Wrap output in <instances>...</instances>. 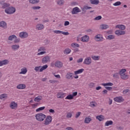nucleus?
Here are the masks:
<instances>
[{
  "mask_svg": "<svg viewBox=\"0 0 130 130\" xmlns=\"http://www.w3.org/2000/svg\"><path fill=\"white\" fill-rule=\"evenodd\" d=\"M35 117L38 121H44V119L46 118V115L42 113H39L36 114Z\"/></svg>",
  "mask_w": 130,
  "mask_h": 130,
  "instance_id": "f257e3e1",
  "label": "nucleus"
},
{
  "mask_svg": "<svg viewBox=\"0 0 130 130\" xmlns=\"http://www.w3.org/2000/svg\"><path fill=\"white\" fill-rule=\"evenodd\" d=\"M5 13L8 15H12V14H15V13H16V8L12 6L8 7L5 10Z\"/></svg>",
  "mask_w": 130,
  "mask_h": 130,
  "instance_id": "f03ea898",
  "label": "nucleus"
},
{
  "mask_svg": "<svg viewBox=\"0 0 130 130\" xmlns=\"http://www.w3.org/2000/svg\"><path fill=\"white\" fill-rule=\"evenodd\" d=\"M47 68H48V66L47 64L44 65L43 66L36 67L35 68V71H36V72H40V73H42V71H45Z\"/></svg>",
  "mask_w": 130,
  "mask_h": 130,
  "instance_id": "7ed1b4c3",
  "label": "nucleus"
},
{
  "mask_svg": "<svg viewBox=\"0 0 130 130\" xmlns=\"http://www.w3.org/2000/svg\"><path fill=\"white\" fill-rule=\"evenodd\" d=\"M38 53L37 55H43V54H46V48L45 47H40L38 49Z\"/></svg>",
  "mask_w": 130,
  "mask_h": 130,
  "instance_id": "20e7f679",
  "label": "nucleus"
},
{
  "mask_svg": "<svg viewBox=\"0 0 130 130\" xmlns=\"http://www.w3.org/2000/svg\"><path fill=\"white\" fill-rule=\"evenodd\" d=\"M52 121V117H51V116H47V117L46 116L45 119L44 121V124H45V125H48V124H50L51 123Z\"/></svg>",
  "mask_w": 130,
  "mask_h": 130,
  "instance_id": "39448f33",
  "label": "nucleus"
},
{
  "mask_svg": "<svg viewBox=\"0 0 130 130\" xmlns=\"http://www.w3.org/2000/svg\"><path fill=\"white\" fill-rule=\"evenodd\" d=\"M92 64V58L90 56L86 57L84 61L83 64H85L86 66H90V64Z\"/></svg>",
  "mask_w": 130,
  "mask_h": 130,
  "instance_id": "423d86ee",
  "label": "nucleus"
},
{
  "mask_svg": "<svg viewBox=\"0 0 130 130\" xmlns=\"http://www.w3.org/2000/svg\"><path fill=\"white\" fill-rule=\"evenodd\" d=\"M94 40L98 42H103L104 41V38L101 34H98L94 37Z\"/></svg>",
  "mask_w": 130,
  "mask_h": 130,
  "instance_id": "0eeeda50",
  "label": "nucleus"
},
{
  "mask_svg": "<svg viewBox=\"0 0 130 130\" xmlns=\"http://www.w3.org/2000/svg\"><path fill=\"white\" fill-rule=\"evenodd\" d=\"M102 85L104 86L105 89H106V90H108V91H111V90H112V87L110 86H113V83L111 82H109L107 83H102Z\"/></svg>",
  "mask_w": 130,
  "mask_h": 130,
  "instance_id": "6e6552de",
  "label": "nucleus"
},
{
  "mask_svg": "<svg viewBox=\"0 0 130 130\" xmlns=\"http://www.w3.org/2000/svg\"><path fill=\"white\" fill-rule=\"evenodd\" d=\"M19 36L22 39H25V38H27L28 36H29V34L26 31H22L19 33Z\"/></svg>",
  "mask_w": 130,
  "mask_h": 130,
  "instance_id": "1a4fd4ad",
  "label": "nucleus"
},
{
  "mask_svg": "<svg viewBox=\"0 0 130 130\" xmlns=\"http://www.w3.org/2000/svg\"><path fill=\"white\" fill-rule=\"evenodd\" d=\"M78 95L77 92H73L72 94H69L65 98L66 100H73L75 96Z\"/></svg>",
  "mask_w": 130,
  "mask_h": 130,
  "instance_id": "9d476101",
  "label": "nucleus"
},
{
  "mask_svg": "<svg viewBox=\"0 0 130 130\" xmlns=\"http://www.w3.org/2000/svg\"><path fill=\"white\" fill-rule=\"evenodd\" d=\"M79 13H81V9H80L79 7H77L73 8L71 11V14L72 15H77V14Z\"/></svg>",
  "mask_w": 130,
  "mask_h": 130,
  "instance_id": "9b49d317",
  "label": "nucleus"
},
{
  "mask_svg": "<svg viewBox=\"0 0 130 130\" xmlns=\"http://www.w3.org/2000/svg\"><path fill=\"white\" fill-rule=\"evenodd\" d=\"M42 63L45 64L48 62H50V56H44L42 59Z\"/></svg>",
  "mask_w": 130,
  "mask_h": 130,
  "instance_id": "f8f14e48",
  "label": "nucleus"
},
{
  "mask_svg": "<svg viewBox=\"0 0 130 130\" xmlns=\"http://www.w3.org/2000/svg\"><path fill=\"white\" fill-rule=\"evenodd\" d=\"M67 96V94L66 93H63V92H58L56 94L57 98L59 99H62L64 98Z\"/></svg>",
  "mask_w": 130,
  "mask_h": 130,
  "instance_id": "ddd939ff",
  "label": "nucleus"
},
{
  "mask_svg": "<svg viewBox=\"0 0 130 130\" xmlns=\"http://www.w3.org/2000/svg\"><path fill=\"white\" fill-rule=\"evenodd\" d=\"M114 101L118 103H121V102H123V101H124V99L121 96H117L114 98Z\"/></svg>",
  "mask_w": 130,
  "mask_h": 130,
  "instance_id": "4468645a",
  "label": "nucleus"
},
{
  "mask_svg": "<svg viewBox=\"0 0 130 130\" xmlns=\"http://www.w3.org/2000/svg\"><path fill=\"white\" fill-rule=\"evenodd\" d=\"M10 107L11 109H17L18 108V103L12 101L10 104Z\"/></svg>",
  "mask_w": 130,
  "mask_h": 130,
  "instance_id": "2eb2a0df",
  "label": "nucleus"
},
{
  "mask_svg": "<svg viewBox=\"0 0 130 130\" xmlns=\"http://www.w3.org/2000/svg\"><path fill=\"white\" fill-rule=\"evenodd\" d=\"M53 32L55 34H63V35H66V36L70 35V33H69V32H64L61 30H54Z\"/></svg>",
  "mask_w": 130,
  "mask_h": 130,
  "instance_id": "dca6fc26",
  "label": "nucleus"
},
{
  "mask_svg": "<svg viewBox=\"0 0 130 130\" xmlns=\"http://www.w3.org/2000/svg\"><path fill=\"white\" fill-rule=\"evenodd\" d=\"M20 49V45L19 44H14L11 45V49L13 51H17V50Z\"/></svg>",
  "mask_w": 130,
  "mask_h": 130,
  "instance_id": "f3484780",
  "label": "nucleus"
},
{
  "mask_svg": "<svg viewBox=\"0 0 130 130\" xmlns=\"http://www.w3.org/2000/svg\"><path fill=\"white\" fill-rule=\"evenodd\" d=\"M36 29L38 31L43 30V29H44V25L41 23H38L36 26Z\"/></svg>",
  "mask_w": 130,
  "mask_h": 130,
  "instance_id": "a211bd4d",
  "label": "nucleus"
},
{
  "mask_svg": "<svg viewBox=\"0 0 130 130\" xmlns=\"http://www.w3.org/2000/svg\"><path fill=\"white\" fill-rule=\"evenodd\" d=\"M10 63V61L7 59L0 60V67H3V66H7Z\"/></svg>",
  "mask_w": 130,
  "mask_h": 130,
  "instance_id": "6ab92c4d",
  "label": "nucleus"
},
{
  "mask_svg": "<svg viewBox=\"0 0 130 130\" xmlns=\"http://www.w3.org/2000/svg\"><path fill=\"white\" fill-rule=\"evenodd\" d=\"M115 34L117 36H120L121 35H124V34H125V31L121 30H117L115 31Z\"/></svg>",
  "mask_w": 130,
  "mask_h": 130,
  "instance_id": "aec40b11",
  "label": "nucleus"
},
{
  "mask_svg": "<svg viewBox=\"0 0 130 130\" xmlns=\"http://www.w3.org/2000/svg\"><path fill=\"white\" fill-rule=\"evenodd\" d=\"M90 40V38L87 35H85L81 37V41L82 42H88Z\"/></svg>",
  "mask_w": 130,
  "mask_h": 130,
  "instance_id": "412c9836",
  "label": "nucleus"
},
{
  "mask_svg": "<svg viewBox=\"0 0 130 130\" xmlns=\"http://www.w3.org/2000/svg\"><path fill=\"white\" fill-rule=\"evenodd\" d=\"M27 72H28L27 68L23 67L21 69L19 74L20 75H26V74H27Z\"/></svg>",
  "mask_w": 130,
  "mask_h": 130,
  "instance_id": "4be33fe9",
  "label": "nucleus"
},
{
  "mask_svg": "<svg viewBox=\"0 0 130 130\" xmlns=\"http://www.w3.org/2000/svg\"><path fill=\"white\" fill-rule=\"evenodd\" d=\"M16 88L19 90H24V89H26V85L25 84H19L16 86Z\"/></svg>",
  "mask_w": 130,
  "mask_h": 130,
  "instance_id": "5701e85b",
  "label": "nucleus"
},
{
  "mask_svg": "<svg viewBox=\"0 0 130 130\" xmlns=\"http://www.w3.org/2000/svg\"><path fill=\"white\" fill-rule=\"evenodd\" d=\"M73 75H74V74L71 72H68L66 75V78L67 79V80H71V79H73L74 76H73Z\"/></svg>",
  "mask_w": 130,
  "mask_h": 130,
  "instance_id": "b1692460",
  "label": "nucleus"
},
{
  "mask_svg": "<svg viewBox=\"0 0 130 130\" xmlns=\"http://www.w3.org/2000/svg\"><path fill=\"white\" fill-rule=\"evenodd\" d=\"M0 27L3 29H7V22L5 21H0Z\"/></svg>",
  "mask_w": 130,
  "mask_h": 130,
  "instance_id": "393cba45",
  "label": "nucleus"
},
{
  "mask_svg": "<svg viewBox=\"0 0 130 130\" xmlns=\"http://www.w3.org/2000/svg\"><path fill=\"white\" fill-rule=\"evenodd\" d=\"M62 62L60 61H57L55 62V68H58L59 69L62 67Z\"/></svg>",
  "mask_w": 130,
  "mask_h": 130,
  "instance_id": "a878e982",
  "label": "nucleus"
},
{
  "mask_svg": "<svg viewBox=\"0 0 130 130\" xmlns=\"http://www.w3.org/2000/svg\"><path fill=\"white\" fill-rule=\"evenodd\" d=\"M109 28V25L105 24H101L100 26V29L101 30H105L106 29H108Z\"/></svg>",
  "mask_w": 130,
  "mask_h": 130,
  "instance_id": "bb28decb",
  "label": "nucleus"
},
{
  "mask_svg": "<svg viewBox=\"0 0 130 130\" xmlns=\"http://www.w3.org/2000/svg\"><path fill=\"white\" fill-rule=\"evenodd\" d=\"M96 119H98L99 121H103L105 119V117L102 115H100L96 116Z\"/></svg>",
  "mask_w": 130,
  "mask_h": 130,
  "instance_id": "cd10ccee",
  "label": "nucleus"
},
{
  "mask_svg": "<svg viewBox=\"0 0 130 130\" xmlns=\"http://www.w3.org/2000/svg\"><path fill=\"white\" fill-rule=\"evenodd\" d=\"M115 28L120 29V30H125V26L124 25L118 24L116 25Z\"/></svg>",
  "mask_w": 130,
  "mask_h": 130,
  "instance_id": "c85d7f7f",
  "label": "nucleus"
},
{
  "mask_svg": "<svg viewBox=\"0 0 130 130\" xmlns=\"http://www.w3.org/2000/svg\"><path fill=\"white\" fill-rule=\"evenodd\" d=\"M84 71H85L84 69H79L74 72V75H80V74H82Z\"/></svg>",
  "mask_w": 130,
  "mask_h": 130,
  "instance_id": "c756f323",
  "label": "nucleus"
},
{
  "mask_svg": "<svg viewBox=\"0 0 130 130\" xmlns=\"http://www.w3.org/2000/svg\"><path fill=\"white\" fill-rule=\"evenodd\" d=\"M90 4L91 5H99V4L100 3L99 0H90L89 1Z\"/></svg>",
  "mask_w": 130,
  "mask_h": 130,
  "instance_id": "7c9ffc66",
  "label": "nucleus"
},
{
  "mask_svg": "<svg viewBox=\"0 0 130 130\" xmlns=\"http://www.w3.org/2000/svg\"><path fill=\"white\" fill-rule=\"evenodd\" d=\"M113 124V121L112 120L107 121L105 123V126H109V125H112Z\"/></svg>",
  "mask_w": 130,
  "mask_h": 130,
  "instance_id": "2f4dec72",
  "label": "nucleus"
},
{
  "mask_svg": "<svg viewBox=\"0 0 130 130\" xmlns=\"http://www.w3.org/2000/svg\"><path fill=\"white\" fill-rule=\"evenodd\" d=\"M92 121V119L90 117V116H88L87 117H86L84 120L85 123H90V122Z\"/></svg>",
  "mask_w": 130,
  "mask_h": 130,
  "instance_id": "473e14b6",
  "label": "nucleus"
},
{
  "mask_svg": "<svg viewBox=\"0 0 130 130\" xmlns=\"http://www.w3.org/2000/svg\"><path fill=\"white\" fill-rule=\"evenodd\" d=\"M15 38H16V36L15 35H12L9 37L8 40L10 41H13V40H15Z\"/></svg>",
  "mask_w": 130,
  "mask_h": 130,
  "instance_id": "72a5a7b5",
  "label": "nucleus"
},
{
  "mask_svg": "<svg viewBox=\"0 0 130 130\" xmlns=\"http://www.w3.org/2000/svg\"><path fill=\"white\" fill-rule=\"evenodd\" d=\"M70 52H72V50L70 48H67L63 51L64 54H70Z\"/></svg>",
  "mask_w": 130,
  "mask_h": 130,
  "instance_id": "f704fd0d",
  "label": "nucleus"
},
{
  "mask_svg": "<svg viewBox=\"0 0 130 130\" xmlns=\"http://www.w3.org/2000/svg\"><path fill=\"white\" fill-rule=\"evenodd\" d=\"M91 58L93 60H99L100 59V56L92 55Z\"/></svg>",
  "mask_w": 130,
  "mask_h": 130,
  "instance_id": "c9c22d12",
  "label": "nucleus"
},
{
  "mask_svg": "<svg viewBox=\"0 0 130 130\" xmlns=\"http://www.w3.org/2000/svg\"><path fill=\"white\" fill-rule=\"evenodd\" d=\"M41 100H42V96H38L34 99L35 102H39L40 101H41Z\"/></svg>",
  "mask_w": 130,
  "mask_h": 130,
  "instance_id": "e433bc0d",
  "label": "nucleus"
},
{
  "mask_svg": "<svg viewBox=\"0 0 130 130\" xmlns=\"http://www.w3.org/2000/svg\"><path fill=\"white\" fill-rule=\"evenodd\" d=\"M91 9H92V7L85 6L82 9V11L83 12H85L87 10H91Z\"/></svg>",
  "mask_w": 130,
  "mask_h": 130,
  "instance_id": "4c0bfd02",
  "label": "nucleus"
},
{
  "mask_svg": "<svg viewBox=\"0 0 130 130\" xmlns=\"http://www.w3.org/2000/svg\"><path fill=\"white\" fill-rule=\"evenodd\" d=\"M121 78L123 80H127V79L129 78V76L126 74H124L123 75L121 76Z\"/></svg>",
  "mask_w": 130,
  "mask_h": 130,
  "instance_id": "58836bf2",
  "label": "nucleus"
},
{
  "mask_svg": "<svg viewBox=\"0 0 130 130\" xmlns=\"http://www.w3.org/2000/svg\"><path fill=\"white\" fill-rule=\"evenodd\" d=\"M8 97V94L7 93H3L0 95V99L3 100V99H5V98H7Z\"/></svg>",
  "mask_w": 130,
  "mask_h": 130,
  "instance_id": "ea45409f",
  "label": "nucleus"
},
{
  "mask_svg": "<svg viewBox=\"0 0 130 130\" xmlns=\"http://www.w3.org/2000/svg\"><path fill=\"white\" fill-rule=\"evenodd\" d=\"M45 109V107H41L36 110V112H40V111H42V110H44Z\"/></svg>",
  "mask_w": 130,
  "mask_h": 130,
  "instance_id": "a19ab883",
  "label": "nucleus"
},
{
  "mask_svg": "<svg viewBox=\"0 0 130 130\" xmlns=\"http://www.w3.org/2000/svg\"><path fill=\"white\" fill-rule=\"evenodd\" d=\"M30 4H38L39 3L40 0H29V1Z\"/></svg>",
  "mask_w": 130,
  "mask_h": 130,
  "instance_id": "79ce46f5",
  "label": "nucleus"
},
{
  "mask_svg": "<svg viewBox=\"0 0 130 130\" xmlns=\"http://www.w3.org/2000/svg\"><path fill=\"white\" fill-rule=\"evenodd\" d=\"M57 4L59 6H62V5L64 4V1H63V0H58L57 1Z\"/></svg>",
  "mask_w": 130,
  "mask_h": 130,
  "instance_id": "37998d69",
  "label": "nucleus"
},
{
  "mask_svg": "<svg viewBox=\"0 0 130 130\" xmlns=\"http://www.w3.org/2000/svg\"><path fill=\"white\" fill-rule=\"evenodd\" d=\"M114 38H115L114 35H110L108 36L107 39H108V40H112V39H114Z\"/></svg>",
  "mask_w": 130,
  "mask_h": 130,
  "instance_id": "c03bdc74",
  "label": "nucleus"
},
{
  "mask_svg": "<svg viewBox=\"0 0 130 130\" xmlns=\"http://www.w3.org/2000/svg\"><path fill=\"white\" fill-rule=\"evenodd\" d=\"M125 72H126V69H121L119 72L120 76H121L123 75L124 74H125Z\"/></svg>",
  "mask_w": 130,
  "mask_h": 130,
  "instance_id": "a18cd8bd",
  "label": "nucleus"
},
{
  "mask_svg": "<svg viewBox=\"0 0 130 130\" xmlns=\"http://www.w3.org/2000/svg\"><path fill=\"white\" fill-rule=\"evenodd\" d=\"M10 4L7 3H4L2 5V9H6V8H9Z\"/></svg>",
  "mask_w": 130,
  "mask_h": 130,
  "instance_id": "49530a36",
  "label": "nucleus"
},
{
  "mask_svg": "<svg viewBox=\"0 0 130 130\" xmlns=\"http://www.w3.org/2000/svg\"><path fill=\"white\" fill-rule=\"evenodd\" d=\"M121 5V2L120 1H117L116 3L113 4V6L114 7H117L118 6H120Z\"/></svg>",
  "mask_w": 130,
  "mask_h": 130,
  "instance_id": "de8ad7c7",
  "label": "nucleus"
},
{
  "mask_svg": "<svg viewBox=\"0 0 130 130\" xmlns=\"http://www.w3.org/2000/svg\"><path fill=\"white\" fill-rule=\"evenodd\" d=\"M71 46L75 48V47H80V45L79 44H77L76 43H73L71 44Z\"/></svg>",
  "mask_w": 130,
  "mask_h": 130,
  "instance_id": "09e8293b",
  "label": "nucleus"
},
{
  "mask_svg": "<svg viewBox=\"0 0 130 130\" xmlns=\"http://www.w3.org/2000/svg\"><path fill=\"white\" fill-rule=\"evenodd\" d=\"M21 42V39L20 38H18V37L15 38L14 39V43H19Z\"/></svg>",
  "mask_w": 130,
  "mask_h": 130,
  "instance_id": "8fccbe9b",
  "label": "nucleus"
},
{
  "mask_svg": "<svg viewBox=\"0 0 130 130\" xmlns=\"http://www.w3.org/2000/svg\"><path fill=\"white\" fill-rule=\"evenodd\" d=\"M72 116H73V114L71 112L67 113V114L66 116L67 118H72Z\"/></svg>",
  "mask_w": 130,
  "mask_h": 130,
  "instance_id": "3c124183",
  "label": "nucleus"
},
{
  "mask_svg": "<svg viewBox=\"0 0 130 130\" xmlns=\"http://www.w3.org/2000/svg\"><path fill=\"white\" fill-rule=\"evenodd\" d=\"M31 9H32V10H34V11H36L37 10L41 9V7H40V6H34L31 7Z\"/></svg>",
  "mask_w": 130,
  "mask_h": 130,
  "instance_id": "603ef678",
  "label": "nucleus"
},
{
  "mask_svg": "<svg viewBox=\"0 0 130 130\" xmlns=\"http://www.w3.org/2000/svg\"><path fill=\"white\" fill-rule=\"evenodd\" d=\"M49 82L51 84H55L56 83H58V81L55 80H50Z\"/></svg>",
  "mask_w": 130,
  "mask_h": 130,
  "instance_id": "864d4df0",
  "label": "nucleus"
},
{
  "mask_svg": "<svg viewBox=\"0 0 130 130\" xmlns=\"http://www.w3.org/2000/svg\"><path fill=\"white\" fill-rule=\"evenodd\" d=\"M101 19H102V16L99 15V16L96 17L95 18H94V21H98L99 20H101Z\"/></svg>",
  "mask_w": 130,
  "mask_h": 130,
  "instance_id": "5fc2aeb1",
  "label": "nucleus"
},
{
  "mask_svg": "<svg viewBox=\"0 0 130 130\" xmlns=\"http://www.w3.org/2000/svg\"><path fill=\"white\" fill-rule=\"evenodd\" d=\"M90 106L91 107H96V103H95L94 102H90Z\"/></svg>",
  "mask_w": 130,
  "mask_h": 130,
  "instance_id": "6e6d98bb",
  "label": "nucleus"
},
{
  "mask_svg": "<svg viewBox=\"0 0 130 130\" xmlns=\"http://www.w3.org/2000/svg\"><path fill=\"white\" fill-rule=\"evenodd\" d=\"M52 75H53V76H54V77H55V78H56L57 79H60V75H59V74H57V75H56V74H55V73H52Z\"/></svg>",
  "mask_w": 130,
  "mask_h": 130,
  "instance_id": "4d7b16f0",
  "label": "nucleus"
},
{
  "mask_svg": "<svg viewBox=\"0 0 130 130\" xmlns=\"http://www.w3.org/2000/svg\"><path fill=\"white\" fill-rule=\"evenodd\" d=\"M77 63L83 62V58H80L77 60Z\"/></svg>",
  "mask_w": 130,
  "mask_h": 130,
  "instance_id": "13d9d810",
  "label": "nucleus"
},
{
  "mask_svg": "<svg viewBox=\"0 0 130 130\" xmlns=\"http://www.w3.org/2000/svg\"><path fill=\"white\" fill-rule=\"evenodd\" d=\"M81 112H78L76 114L75 117L76 118H78L79 116L81 115Z\"/></svg>",
  "mask_w": 130,
  "mask_h": 130,
  "instance_id": "bf43d9fd",
  "label": "nucleus"
},
{
  "mask_svg": "<svg viewBox=\"0 0 130 130\" xmlns=\"http://www.w3.org/2000/svg\"><path fill=\"white\" fill-rule=\"evenodd\" d=\"M70 25V22L69 21H66L64 23V26H69Z\"/></svg>",
  "mask_w": 130,
  "mask_h": 130,
  "instance_id": "052dcab7",
  "label": "nucleus"
},
{
  "mask_svg": "<svg viewBox=\"0 0 130 130\" xmlns=\"http://www.w3.org/2000/svg\"><path fill=\"white\" fill-rule=\"evenodd\" d=\"M49 112H50V113H51L52 114H54V112H55V111L53 109H50L49 110Z\"/></svg>",
  "mask_w": 130,
  "mask_h": 130,
  "instance_id": "680f3d73",
  "label": "nucleus"
},
{
  "mask_svg": "<svg viewBox=\"0 0 130 130\" xmlns=\"http://www.w3.org/2000/svg\"><path fill=\"white\" fill-rule=\"evenodd\" d=\"M129 92V89H125L123 91V94H127V93H128Z\"/></svg>",
  "mask_w": 130,
  "mask_h": 130,
  "instance_id": "e2e57ef3",
  "label": "nucleus"
},
{
  "mask_svg": "<svg viewBox=\"0 0 130 130\" xmlns=\"http://www.w3.org/2000/svg\"><path fill=\"white\" fill-rule=\"evenodd\" d=\"M113 77L114 78H118V73H115L113 75Z\"/></svg>",
  "mask_w": 130,
  "mask_h": 130,
  "instance_id": "0e129e2a",
  "label": "nucleus"
},
{
  "mask_svg": "<svg viewBox=\"0 0 130 130\" xmlns=\"http://www.w3.org/2000/svg\"><path fill=\"white\" fill-rule=\"evenodd\" d=\"M66 130H74V128L72 127H68L66 128Z\"/></svg>",
  "mask_w": 130,
  "mask_h": 130,
  "instance_id": "69168bd1",
  "label": "nucleus"
},
{
  "mask_svg": "<svg viewBox=\"0 0 130 130\" xmlns=\"http://www.w3.org/2000/svg\"><path fill=\"white\" fill-rule=\"evenodd\" d=\"M102 89V87L101 86H98L96 87V90H97V91H99V90H100Z\"/></svg>",
  "mask_w": 130,
  "mask_h": 130,
  "instance_id": "338daca9",
  "label": "nucleus"
},
{
  "mask_svg": "<svg viewBox=\"0 0 130 130\" xmlns=\"http://www.w3.org/2000/svg\"><path fill=\"white\" fill-rule=\"evenodd\" d=\"M117 129H123V127H122V126H119V127H117Z\"/></svg>",
  "mask_w": 130,
  "mask_h": 130,
  "instance_id": "774afa93",
  "label": "nucleus"
}]
</instances>
